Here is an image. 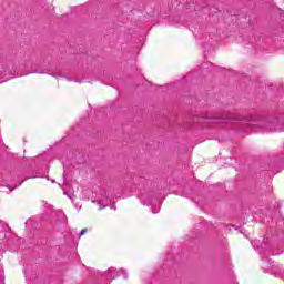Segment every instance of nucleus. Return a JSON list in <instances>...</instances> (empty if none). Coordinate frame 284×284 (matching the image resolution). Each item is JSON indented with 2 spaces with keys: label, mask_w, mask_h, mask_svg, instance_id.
Masks as SVG:
<instances>
[{
  "label": "nucleus",
  "mask_w": 284,
  "mask_h": 284,
  "mask_svg": "<svg viewBox=\"0 0 284 284\" xmlns=\"http://www.w3.org/2000/svg\"><path fill=\"white\" fill-rule=\"evenodd\" d=\"M85 234H88V229H82L80 236H84Z\"/></svg>",
  "instance_id": "f257e3e1"
}]
</instances>
